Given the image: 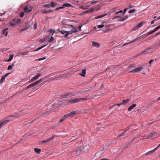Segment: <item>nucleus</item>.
Here are the masks:
<instances>
[{
    "label": "nucleus",
    "mask_w": 160,
    "mask_h": 160,
    "mask_svg": "<svg viewBox=\"0 0 160 160\" xmlns=\"http://www.w3.org/2000/svg\"><path fill=\"white\" fill-rule=\"evenodd\" d=\"M87 99L86 98H78L68 101V103L71 104L78 102L82 100H86Z\"/></svg>",
    "instance_id": "obj_1"
},
{
    "label": "nucleus",
    "mask_w": 160,
    "mask_h": 160,
    "mask_svg": "<svg viewBox=\"0 0 160 160\" xmlns=\"http://www.w3.org/2000/svg\"><path fill=\"white\" fill-rule=\"evenodd\" d=\"M21 22V20L20 19L17 18L15 19H13L12 21L9 22V23L10 25L12 26H14L16 25L17 24H18L20 22Z\"/></svg>",
    "instance_id": "obj_2"
},
{
    "label": "nucleus",
    "mask_w": 160,
    "mask_h": 160,
    "mask_svg": "<svg viewBox=\"0 0 160 160\" xmlns=\"http://www.w3.org/2000/svg\"><path fill=\"white\" fill-rule=\"evenodd\" d=\"M157 133V132L154 131H152L150 132L148 135H146L143 136L142 138L143 139L150 138L153 137L154 135Z\"/></svg>",
    "instance_id": "obj_3"
},
{
    "label": "nucleus",
    "mask_w": 160,
    "mask_h": 160,
    "mask_svg": "<svg viewBox=\"0 0 160 160\" xmlns=\"http://www.w3.org/2000/svg\"><path fill=\"white\" fill-rule=\"evenodd\" d=\"M77 32V30L76 29H72L71 30L67 31V32L66 33L65 35H64V37L65 38H67L69 34H72L73 33H75Z\"/></svg>",
    "instance_id": "obj_4"
},
{
    "label": "nucleus",
    "mask_w": 160,
    "mask_h": 160,
    "mask_svg": "<svg viewBox=\"0 0 160 160\" xmlns=\"http://www.w3.org/2000/svg\"><path fill=\"white\" fill-rule=\"evenodd\" d=\"M45 77H43V78L37 81L34 82L33 83V85L34 86H36L37 87L38 86H39V83L42 82L43 80H45Z\"/></svg>",
    "instance_id": "obj_5"
},
{
    "label": "nucleus",
    "mask_w": 160,
    "mask_h": 160,
    "mask_svg": "<svg viewBox=\"0 0 160 160\" xmlns=\"http://www.w3.org/2000/svg\"><path fill=\"white\" fill-rule=\"evenodd\" d=\"M151 52V49L150 48H147L144 49L143 51H142L141 53V54L143 55L145 54H147L148 53L150 52Z\"/></svg>",
    "instance_id": "obj_6"
},
{
    "label": "nucleus",
    "mask_w": 160,
    "mask_h": 160,
    "mask_svg": "<svg viewBox=\"0 0 160 160\" xmlns=\"http://www.w3.org/2000/svg\"><path fill=\"white\" fill-rule=\"evenodd\" d=\"M143 68V67H142H142H140L139 68H136L132 70L130 72H139V71H141L142 69Z\"/></svg>",
    "instance_id": "obj_7"
},
{
    "label": "nucleus",
    "mask_w": 160,
    "mask_h": 160,
    "mask_svg": "<svg viewBox=\"0 0 160 160\" xmlns=\"http://www.w3.org/2000/svg\"><path fill=\"white\" fill-rule=\"evenodd\" d=\"M23 11L25 12L29 13L32 11V8H29L28 6H26L24 8Z\"/></svg>",
    "instance_id": "obj_8"
},
{
    "label": "nucleus",
    "mask_w": 160,
    "mask_h": 160,
    "mask_svg": "<svg viewBox=\"0 0 160 160\" xmlns=\"http://www.w3.org/2000/svg\"><path fill=\"white\" fill-rule=\"evenodd\" d=\"M160 146V143L155 148H154V149H153L151 151L148 152H147V153H146L145 154V155H150V154L153 153L154 152L155 150H156Z\"/></svg>",
    "instance_id": "obj_9"
},
{
    "label": "nucleus",
    "mask_w": 160,
    "mask_h": 160,
    "mask_svg": "<svg viewBox=\"0 0 160 160\" xmlns=\"http://www.w3.org/2000/svg\"><path fill=\"white\" fill-rule=\"evenodd\" d=\"M83 149L82 147L80 146L75 149V152H76V154L80 153L82 151Z\"/></svg>",
    "instance_id": "obj_10"
},
{
    "label": "nucleus",
    "mask_w": 160,
    "mask_h": 160,
    "mask_svg": "<svg viewBox=\"0 0 160 160\" xmlns=\"http://www.w3.org/2000/svg\"><path fill=\"white\" fill-rule=\"evenodd\" d=\"M143 25V23L142 22L139 23L137 25L134 27L133 30H136L137 29L141 28Z\"/></svg>",
    "instance_id": "obj_11"
},
{
    "label": "nucleus",
    "mask_w": 160,
    "mask_h": 160,
    "mask_svg": "<svg viewBox=\"0 0 160 160\" xmlns=\"http://www.w3.org/2000/svg\"><path fill=\"white\" fill-rule=\"evenodd\" d=\"M160 28V25L157 27H156L153 30H152V31L149 32H148L147 34L148 35H149L152 33H153L155 32H156V31L158 30V29Z\"/></svg>",
    "instance_id": "obj_12"
},
{
    "label": "nucleus",
    "mask_w": 160,
    "mask_h": 160,
    "mask_svg": "<svg viewBox=\"0 0 160 160\" xmlns=\"http://www.w3.org/2000/svg\"><path fill=\"white\" fill-rule=\"evenodd\" d=\"M54 138V137L52 136L51 138H49L48 139H47L46 140H43L42 141L41 143L42 144V143H44L49 142L50 141H51Z\"/></svg>",
    "instance_id": "obj_13"
},
{
    "label": "nucleus",
    "mask_w": 160,
    "mask_h": 160,
    "mask_svg": "<svg viewBox=\"0 0 160 160\" xmlns=\"http://www.w3.org/2000/svg\"><path fill=\"white\" fill-rule=\"evenodd\" d=\"M9 121L8 120L5 121H3L0 123V128L2 127L4 125L7 123Z\"/></svg>",
    "instance_id": "obj_14"
},
{
    "label": "nucleus",
    "mask_w": 160,
    "mask_h": 160,
    "mask_svg": "<svg viewBox=\"0 0 160 160\" xmlns=\"http://www.w3.org/2000/svg\"><path fill=\"white\" fill-rule=\"evenodd\" d=\"M41 76V75L40 73H38L37 75L34 76V77L32 78H33L32 80H34V81L37 79L40 76Z\"/></svg>",
    "instance_id": "obj_15"
},
{
    "label": "nucleus",
    "mask_w": 160,
    "mask_h": 160,
    "mask_svg": "<svg viewBox=\"0 0 160 160\" xmlns=\"http://www.w3.org/2000/svg\"><path fill=\"white\" fill-rule=\"evenodd\" d=\"M92 46L93 47L95 46L97 47H99V44L98 42L93 41L92 42Z\"/></svg>",
    "instance_id": "obj_16"
},
{
    "label": "nucleus",
    "mask_w": 160,
    "mask_h": 160,
    "mask_svg": "<svg viewBox=\"0 0 160 160\" xmlns=\"http://www.w3.org/2000/svg\"><path fill=\"white\" fill-rule=\"evenodd\" d=\"M72 6V5L71 4H70V3H65V4H64L62 5V7H61V8H63L66 7H71Z\"/></svg>",
    "instance_id": "obj_17"
},
{
    "label": "nucleus",
    "mask_w": 160,
    "mask_h": 160,
    "mask_svg": "<svg viewBox=\"0 0 160 160\" xmlns=\"http://www.w3.org/2000/svg\"><path fill=\"white\" fill-rule=\"evenodd\" d=\"M72 96V94L69 93H66L62 95V97L63 98H67L70 97Z\"/></svg>",
    "instance_id": "obj_18"
},
{
    "label": "nucleus",
    "mask_w": 160,
    "mask_h": 160,
    "mask_svg": "<svg viewBox=\"0 0 160 160\" xmlns=\"http://www.w3.org/2000/svg\"><path fill=\"white\" fill-rule=\"evenodd\" d=\"M136 106V104H133L132 105L130 106L128 108V110L129 111H131L132 109H133L134 107Z\"/></svg>",
    "instance_id": "obj_19"
},
{
    "label": "nucleus",
    "mask_w": 160,
    "mask_h": 160,
    "mask_svg": "<svg viewBox=\"0 0 160 160\" xmlns=\"http://www.w3.org/2000/svg\"><path fill=\"white\" fill-rule=\"evenodd\" d=\"M82 73H80L79 75L83 77H84L86 73V69H83L82 71Z\"/></svg>",
    "instance_id": "obj_20"
},
{
    "label": "nucleus",
    "mask_w": 160,
    "mask_h": 160,
    "mask_svg": "<svg viewBox=\"0 0 160 160\" xmlns=\"http://www.w3.org/2000/svg\"><path fill=\"white\" fill-rule=\"evenodd\" d=\"M8 30V28H5L3 29L2 31V34H5V36H6L8 34V32L7 31Z\"/></svg>",
    "instance_id": "obj_21"
},
{
    "label": "nucleus",
    "mask_w": 160,
    "mask_h": 160,
    "mask_svg": "<svg viewBox=\"0 0 160 160\" xmlns=\"http://www.w3.org/2000/svg\"><path fill=\"white\" fill-rule=\"evenodd\" d=\"M136 38V39H134V40L131 41V42H128V43H125L123 45V46H124L125 45H127L128 44H130V43H132L133 42H134V41H135L136 40H138V38Z\"/></svg>",
    "instance_id": "obj_22"
},
{
    "label": "nucleus",
    "mask_w": 160,
    "mask_h": 160,
    "mask_svg": "<svg viewBox=\"0 0 160 160\" xmlns=\"http://www.w3.org/2000/svg\"><path fill=\"white\" fill-rule=\"evenodd\" d=\"M128 18V15H127V16H126L124 18L123 17V18H121L120 19L118 20V21H121V22L123 21H124L125 20H126Z\"/></svg>",
    "instance_id": "obj_23"
},
{
    "label": "nucleus",
    "mask_w": 160,
    "mask_h": 160,
    "mask_svg": "<svg viewBox=\"0 0 160 160\" xmlns=\"http://www.w3.org/2000/svg\"><path fill=\"white\" fill-rule=\"evenodd\" d=\"M15 62H15L14 63H12L11 65H9L8 67V70H11L12 68V67H13L14 66V64Z\"/></svg>",
    "instance_id": "obj_24"
},
{
    "label": "nucleus",
    "mask_w": 160,
    "mask_h": 160,
    "mask_svg": "<svg viewBox=\"0 0 160 160\" xmlns=\"http://www.w3.org/2000/svg\"><path fill=\"white\" fill-rule=\"evenodd\" d=\"M47 44H46L42 46H41L38 48L37 49L35 50H34L33 51L34 52H36V51H37L38 50H40L41 49L43 48H44V47H46L47 45Z\"/></svg>",
    "instance_id": "obj_25"
},
{
    "label": "nucleus",
    "mask_w": 160,
    "mask_h": 160,
    "mask_svg": "<svg viewBox=\"0 0 160 160\" xmlns=\"http://www.w3.org/2000/svg\"><path fill=\"white\" fill-rule=\"evenodd\" d=\"M13 54H11L9 55V59H8L7 61L9 62L11 61L13 59Z\"/></svg>",
    "instance_id": "obj_26"
},
{
    "label": "nucleus",
    "mask_w": 160,
    "mask_h": 160,
    "mask_svg": "<svg viewBox=\"0 0 160 160\" xmlns=\"http://www.w3.org/2000/svg\"><path fill=\"white\" fill-rule=\"evenodd\" d=\"M34 151L38 154H39L41 150L39 149L35 148L34 149Z\"/></svg>",
    "instance_id": "obj_27"
},
{
    "label": "nucleus",
    "mask_w": 160,
    "mask_h": 160,
    "mask_svg": "<svg viewBox=\"0 0 160 160\" xmlns=\"http://www.w3.org/2000/svg\"><path fill=\"white\" fill-rule=\"evenodd\" d=\"M129 101V99L123 100L122 102V104L123 105H125Z\"/></svg>",
    "instance_id": "obj_28"
},
{
    "label": "nucleus",
    "mask_w": 160,
    "mask_h": 160,
    "mask_svg": "<svg viewBox=\"0 0 160 160\" xmlns=\"http://www.w3.org/2000/svg\"><path fill=\"white\" fill-rule=\"evenodd\" d=\"M94 10H95L94 8H92L89 10H88L85 11L84 12V13H88V12H92Z\"/></svg>",
    "instance_id": "obj_29"
},
{
    "label": "nucleus",
    "mask_w": 160,
    "mask_h": 160,
    "mask_svg": "<svg viewBox=\"0 0 160 160\" xmlns=\"http://www.w3.org/2000/svg\"><path fill=\"white\" fill-rule=\"evenodd\" d=\"M107 15V14H105L103 15L98 16L95 17L94 18V19H97L99 18H101L102 17H103L104 16H106Z\"/></svg>",
    "instance_id": "obj_30"
},
{
    "label": "nucleus",
    "mask_w": 160,
    "mask_h": 160,
    "mask_svg": "<svg viewBox=\"0 0 160 160\" xmlns=\"http://www.w3.org/2000/svg\"><path fill=\"white\" fill-rule=\"evenodd\" d=\"M5 78H6L4 77L3 76H2L1 79L0 83H2L3 82H4Z\"/></svg>",
    "instance_id": "obj_31"
},
{
    "label": "nucleus",
    "mask_w": 160,
    "mask_h": 160,
    "mask_svg": "<svg viewBox=\"0 0 160 160\" xmlns=\"http://www.w3.org/2000/svg\"><path fill=\"white\" fill-rule=\"evenodd\" d=\"M58 31L59 32H60L61 34H62L65 35L66 33H67V31L63 30H58Z\"/></svg>",
    "instance_id": "obj_32"
},
{
    "label": "nucleus",
    "mask_w": 160,
    "mask_h": 160,
    "mask_svg": "<svg viewBox=\"0 0 160 160\" xmlns=\"http://www.w3.org/2000/svg\"><path fill=\"white\" fill-rule=\"evenodd\" d=\"M160 100V97L159 98H158L156 100H154L152 102L150 103L151 105H152L154 104L156 101L157 100Z\"/></svg>",
    "instance_id": "obj_33"
},
{
    "label": "nucleus",
    "mask_w": 160,
    "mask_h": 160,
    "mask_svg": "<svg viewBox=\"0 0 160 160\" xmlns=\"http://www.w3.org/2000/svg\"><path fill=\"white\" fill-rule=\"evenodd\" d=\"M28 51L22 52H21V53H20L19 54V55H21V56L26 55L28 54Z\"/></svg>",
    "instance_id": "obj_34"
},
{
    "label": "nucleus",
    "mask_w": 160,
    "mask_h": 160,
    "mask_svg": "<svg viewBox=\"0 0 160 160\" xmlns=\"http://www.w3.org/2000/svg\"><path fill=\"white\" fill-rule=\"evenodd\" d=\"M48 31L50 33H52V35L55 32V30L54 29H49L48 30Z\"/></svg>",
    "instance_id": "obj_35"
},
{
    "label": "nucleus",
    "mask_w": 160,
    "mask_h": 160,
    "mask_svg": "<svg viewBox=\"0 0 160 160\" xmlns=\"http://www.w3.org/2000/svg\"><path fill=\"white\" fill-rule=\"evenodd\" d=\"M76 113V112H72L69 113H68V114L69 115V116H73L74 115H75Z\"/></svg>",
    "instance_id": "obj_36"
},
{
    "label": "nucleus",
    "mask_w": 160,
    "mask_h": 160,
    "mask_svg": "<svg viewBox=\"0 0 160 160\" xmlns=\"http://www.w3.org/2000/svg\"><path fill=\"white\" fill-rule=\"evenodd\" d=\"M54 40V38L52 37H51L48 40V42L49 43H50V42H52Z\"/></svg>",
    "instance_id": "obj_37"
},
{
    "label": "nucleus",
    "mask_w": 160,
    "mask_h": 160,
    "mask_svg": "<svg viewBox=\"0 0 160 160\" xmlns=\"http://www.w3.org/2000/svg\"><path fill=\"white\" fill-rule=\"evenodd\" d=\"M34 87L33 83H32L30 85H28L26 87V89H28L29 88H31L32 87Z\"/></svg>",
    "instance_id": "obj_38"
},
{
    "label": "nucleus",
    "mask_w": 160,
    "mask_h": 160,
    "mask_svg": "<svg viewBox=\"0 0 160 160\" xmlns=\"http://www.w3.org/2000/svg\"><path fill=\"white\" fill-rule=\"evenodd\" d=\"M56 5V3L52 2H51V7H54Z\"/></svg>",
    "instance_id": "obj_39"
},
{
    "label": "nucleus",
    "mask_w": 160,
    "mask_h": 160,
    "mask_svg": "<svg viewBox=\"0 0 160 160\" xmlns=\"http://www.w3.org/2000/svg\"><path fill=\"white\" fill-rule=\"evenodd\" d=\"M46 58H45V57H44L42 58H39L38 59H36L35 60L36 61H40L41 60H44L46 59Z\"/></svg>",
    "instance_id": "obj_40"
},
{
    "label": "nucleus",
    "mask_w": 160,
    "mask_h": 160,
    "mask_svg": "<svg viewBox=\"0 0 160 160\" xmlns=\"http://www.w3.org/2000/svg\"><path fill=\"white\" fill-rule=\"evenodd\" d=\"M127 131V130H125L121 134H119L118 137V138L120 136H123L124 135V134Z\"/></svg>",
    "instance_id": "obj_41"
},
{
    "label": "nucleus",
    "mask_w": 160,
    "mask_h": 160,
    "mask_svg": "<svg viewBox=\"0 0 160 160\" xmlns=\"http://www.w3.org/2000/svg\"><path fill=\"white\" fill-rule=\"evenodd\" d=\"M24 15V12H23L22 11L20 14V17L21 18H22L23 17Z\"/></svg>",
    "instance_id": "obj_42"
},
{
    "label": "nucleus",
    "mask_w": 160,
    "mask_h": 160,
    "mask_svg": "<svg viewBox=\"0 0 160 160\" xmlns=\"http://www.w3.org/2000/svg\"><path fill=\"white\" fill-rule=\"evenodd\" d=\"M37 22H36L34 24V25H33V29L34 30H35L37 28Z\"/></svg>",
    "instance_id": "obj_43"
},
{
    "label": "nucleus",
    "mask_w": 160,
    "mask_h": 160,
    "mask_svg": "<svg viewBox=\"0 0 160 160\" xmlns=\"http://www.w3.org/2000/svg\"><path fill=\"white\" fill-rule=\"evenodd\" d=\"M80 8L84 10L87 9H88V6H82L80 7Z\"/></svg>",
    "instance_id": "obj_44"
},
{
    "label": "nucleus",
    "mask_w": 160,
    "mask_h": 160,
    "mask_svg": "<svg viewBox=\"0 0 160 160\" xmlns=\"http://www.w3.org/2000/svg\"><path fill=\"white\" fill-rule=\"evenodd\" d=\"M104 26V25H103L102 24H101V25H98L97 26V27H98V28H100L103 27Z\"/></svg>",
    "instance_id": "obj_45"
},
{
    "label": "nucleus",
    "mask_w": 160,
    "mask_h": 160,
    "mask_svg": "<svg viewBox=\"0 0 160 160\" xmlns=\"http://www.w3.org/2000/svg\"><path fill=\"white\" fill-rule=\"evenodd\" d=\"M135 10L134 9H132V10H129L128 11V12L129 13H132V12H135Z\"/></svg>",
    "instance_id": "obj_46"
},
{
    "label": "nucleus",
    "mask_w": 160,
    "mask_h": 160,
    "mask_svg": "<svg viewBox=\"0 0 160 160\" xmlns=\"http://www.w3.org/2000/svg\"><path fill=\"white\" fill-rule=\"evenodd\" d=\"M69 116H69V115L68 114H68H67L64 115L63 117H64V118H68Z\"/></svg>",
    "instance_id": "obj_47"
},
{
    "label": "nucleus",
    "mask_w": 160,
    "mask_h": 160,
    "mask_svg": "<svg viewBox=\"0 0 160 160\" xmlns=\"http://www.w3.org/2000/svg\"><path fill=\"white\" fill-rule=\"evenodd\" d=\"M65 119V118H64V117H63L62 118H61L60 120V122H62V121H63L64 119Z\"/></svg>",
    "instance_id": "obj_48"
},
{
    "label": "nucleus",
    "mask_w": 160,
    "mask_h": 160,
    "mask_svg": "<svg viewBox=\"0 0 160 160\" xmlns=\"http://www.w3.org/2000/svg\"><path fill=\"white\" fill-rule=\"evenodd\" d=\"M134 5H133L130 4L128 6V8H133L134 7Z\"/></svg>",
    "instance_id": "obj_49"
},
{
    "label": "nucleus",
    "mask_w": 160,
    "mask_h": 160,
    "mask_svg": "<svg viewBox=\"0 0 160 160\" xmlns=\"http://www.w3.org/2000/svg\"><path fill=\"white\" fill-rule=\"evenodd\" d=\"M44 7H48V8H50V7L51 6H50L49 4H46V5H44Z\"/></svg>",
    "instance_id": "obj_50"
},
{
    "label": "nucleus",
    "mask_w": 160,
    "mask_h": 160,
    "mask_svg": "<svg viewBox=\"0 0 160 160\" xmlns=\"http://www.w3.org/2000/svg\"><path fill=\"white\" fill-rule=\"evenodd\" d=\"M84 25V24H81V25H80L79 26V30L80 31L81 30V28H82V27Z\"/></svg>",
    "instance_id": "obj_51"
},
{
    "label": "nucleus",
    "mask_w": 160,
    "mask_h": 160,
    "mask_svg": "<svg viewBox=\"0 0 160 160\" xmlns=\"http://www.w3.org/2000/svg\"><path fill=\"white\" fill-rule=\"evenodd\" d=\"M7 100H3L2 101L0 102V103H1V104L2 103H5L7 102Z\"/></svg>",
    "instance_id": "obj_52"
},
{
    "label": "nucleus",
    "mask_w": 160,
    "mask_h": 160,
    "mask_svg": "<svg viewBox=\"0 0 160 160\" xmlns=\"http://www.w3.org/2000/svg\"><path fill=\"white\" fill-rule=\"evenodd\" d=\"M129 9V8H125L124 9V11H123V14H124L126 12V10L128 9Z\"/></svg>",
    "instance_id": "obj_53"
},
{
    "label": "nucleus",
    "mask_w": 160,
    "mask_h": 160,
    "mask_svg": "<svg viewBox=\"0 0 160 160\" xmlns=\"http://www.w3.org/2000/svg\"><path fill=\"white\" fill-rule=\"evenodd\" d=\"M45 41V39H41L40 41V42L41 43H43V42H44V41Z\"/></svg>",
    "instance_id": "obj_54"
},
{
    "label": "nucleus",
    "mask_w": 160,
    "mask_h": 160,
    "mask_svg": "<svg viewBox=\"0 0 160 160\" xmlns=\"http://www.w3.org/2000/svg\"><path fill=\"white\" fill-rule=\"evenodd\" d=\"M116 105V104H115L114 105H113L111 106L110 107H109V108H113Z\"/></svg>",
    "instance_id": "obj_55"
},
{
    "label": "nucleus",
    "mask_w": 160,
    "mask_h": 160,
    "mask_svg": "<svg viewBox=\"0 0 160 160\" xmlns=\"http://www.w3.org/2000/svg\"><path fill=\"white\" fill-rule=\"evenodd\" d=\"M70 26L73 28L72 29H76V28L73 25H70Z\"/></svg>",
    "instance_id": "obj_56"
},
{
    "label": "nucleus",
    "mask_w": 160,
    "mask_h": 160,
    "mask_svg": "<svg viewBox=\"0 0 160 160\" xmlns=\"http://www.w3.org/2000/svg\"><path fill=\"white\" fill-rule=\"evenodd\" d=\"M115 104H116V105H118V106H120L121 105H122V102H121V103H118H118Z\"/></svg>",
    "instance_id": "obj_57"
},
{
    "label": "nucleus",
    "mask_w": 160,
    "mask_h": 160,
    "mask_svg": "<svg viewBox=\"0 0 160 160\" xmlns=\"http://www.w3.org/2000/svg\"><path fill=\"white\" fill-rule=\"evenodd\" d=\"M10 74V73H7V74H5V75H3L4 77H5V78H6L9 74Z\"/></svg>",
    "instance_id": "obj_58"
},
{
    "label": "nucleus",
    "mask_w": 160,
    "mask_h": 160,
    "mask_svg": "<svg viewBox=\"0 0 160 160\" xmlns=\"http://www.w3.org/2000/svg\"><path fill=\"white\" fill-rule=\"evenodd\" d=\"M48 12H48V11H44L42 13H47Z\"/></svg>",
    "instance_id": "obj_59"
},
{
    "label": "nucleus",
    "mask_w": 160,
    "mask_h": 160,
    "mask_svg": "<svg viewBox=\"0 0 160 160\" xmlns=\"http://www.w3.org/2000/svg\"><path fill=\"white\" fill-rule=\"evenodd\" d=\"M33 78H32L30 81H28V82H33V81H34V80H32Z\"/></svg>",
    "instance_id": "obj_60"
},
{
    "label": "nucleus",
    "mask_w": 160,
    "mask_h": 160,
    "mask_svg": "<svg viewBox=\"0 0 160 160\" xmlns=\"http://www.w3.org/2000/svg\"><path fill=\"white\" fill-rule=\"evenodd\" d=\"M156 20V19H155V20H152V21L151 22V24H153V23H154V21H155Z\"/></svg>",
    "instance_id": "obj_61"
},
{
    "label": "nucleus",
    "mask_w": 160,
    "mask_h": 160,
    "mask_svg": "<svg viewBox=\"0 0 160 160\" xmlns=\"http://www.w3.org/2000/svg\"><path fill=\"white\" fill-rule=\"evenodd\" d=\"M153 61V59H152V60H150L149 62V63L151 64L152 63V62Z\"/></svg>",
    "instance_id": "obj_62"
},
{
    "label": "nucleus",
    "mask_w": 160,
    "mask_h": 160,
    "mask_svg": "<svg viewBox=\"0 0 160 160\" xmlns=\"http://www.w3.org/2000/svg\"><path fill=\"white\" fill-rule=\"evenodd\" d=\"M128 145H127L125 146L123 148L124 149H126L128 148Z\"/></svg>",
    "instance_id": "obj_63"
},
{
    "label": "nucleus",
    "mask_w": 160,
    "mask_h": 160,
    "mask_svg": "<svg viewBox=\"0 0 160 160\" xmlns=\"http://www.w3.org/2000/svg\"><path fill=\"white\" fill-rule=\"evenodd\" d=\"M118 17H119L118 16H115V17H113V19H116V18H118Z\"/></svg>",
    "instance_id": "obj_64"
}]
</instances>
